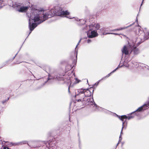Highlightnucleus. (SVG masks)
I'll return each instance as SVG.
<instances>
[{
  "instance_id": "13",
  "label": "nucleus",
  "mask_w": 149,
  "mask_h": 149,
  "mask_svg": "<svg viewBox=\"0 0 149 149\" xmlns=\"http://www.w3.org/2000/svg\"><path fill=\"white\" fill-rule=\"evenodd\" d=\"M122 52L123 54H124L126 55H127L129 54L128 48L126 45L124 46L122 49Z\"/></svg>"
},
{
  "instance_id": "31",
  "label": "nucleus",
  "mask_w": 149,
  "mask_h": 149,
  "mask_svg": "<svg viewBox=\"0 0 149 149\" xmlns=\"http://www.w3.org/2000/svg\"><path fill=\"white\" fill-rule=\"evenodd\" d=\"M79 44V43L77 45V46H76V47H77V46H78V45Z\"/></svg>"
},
{
  "instance_id": "29",
  "label": "nucleus",
  "mask_w": 149,
  "mask_h": 149,
  "mask_svg": "<svg viewBox=\"0 0 149 149\" xmlns=\"http://www.w3.org/2000/svg\"><path fill=\"white\" fill-rule=\"evenodd\" d=\"M81 40H79V42H80L81 41Z\"/></svg>"
},
{
  "instance_id": "14",
  "label": "nucleus",
  "mask_w": 149,
  "mask_h": 149,
  "mask_svg": "<svg viewBox=\"0 0 149 149\" xmlns=\"http://www.w3.org/2000/svg\"><path fill=\"white\" fill-rule=\"evenodd\" d=\"M131 52L133 53L134 55H136L139 54V51L138 49L136 48V47H135L132 49Z\"/></svg>"
},
{
  "instance_id": "4",
  "label": "nucleus",
  "mask_w": 149,
  "mask_h": 149,
  "mask_svg": "<svg viewBox=\"0 0 149 149\" xmlns=\"http://www.w3.org/2000/svg\"><path fill=\"white\" fill-rule=\"evenodd\" d=\"M55 15L63 17L64 15H68L70 13L67 10L63 11L62 8L57 7L54 9Z\"/></svg>"
},
{
  "instance_id": "28",
  "label": "nucleus",
  "mask_w": 149,
  "mask_h": 149,
  "mask_svg": "<svg viewBox=\"0 0 149 149\" xmlns=\"http://www.w3.org/2000/svg\"><path fill=\"white\" fill-rule=\"evenodd\" d=\"M1 4H2L0 2V8H1L2 7V6H1Z\"/></svg>"
},
{
  "instance_id": "7",
  "label": "nucleus",
  "mask_w": 149,
  "mask_h": 149,
  "mask_svg": "<svg viewBox=\"0 0 149 149\" xmlns=\"http://www.w3.org/2000/svg\"><path fill=\"white\" fill-rule=\"evenodd\" d=\"M28 145L33 148L39 147L40 146V145L39 144V142L36 141H31L28 143Z\"/></svg>"
},
{
  "instance_id": "25",
  "label": "nucleus",
  "mask_w": 149,
  "mask_h": 149,
  "mask_svg": "<svg viewBox=\"0 0 149 149\" xmlns=\"http://www.w3.org/2000/svg\"><path fill=\"white\" fill-rule=\"evenodd\" d=\"M96 27L97 28V29H98L100 28V25L99 24L96 25Z\"/></svg>"
},
{
  "instance_id": "18",
  "label": "nucleus",
  "mask_w": 149,
  "mask_h": 149,
  "mask_svg": "<svg viewBox=\"0 0 149 149\" xmlns=\"http://www.w3.org/2000/svg\"><path fill=\"white\" fill-rule=\"evenodd\" d=\"M134 117V116L132 115H130L127 117V119L129 120L133 118Z\"/></svg>"
},
{
  "instance_id": "3",
  "label": "nucleus",
  "mask_w": 149,
  "mask_h": 149,
  "mask_svg": "<svg viewBox=\"0 0 149 149\" xmlns=\"http://www.w3.org/2000/svg\"><path fill=\"white\" fill-rule=\"evenodd\" d=\"M55 11L54 9H52L51 10L47 12L46 13H43L42 14L43 15V16H42V20L40 21L39 24H41L43 22L48 19V18H50L54 15H55Z\"/></svg>"
},
{
  "instance_id": "24",
  "label": "nucleus",
  "mask_w": 149,
  "mask_h": 149,
  "mask_svg": "<svg viewBox=\"0 0 149 149\" xmlns=\"http://www.w3.org/2000/svg\"><path fill=\"white\" fill-rule=\"evenodd\" d=\"M3 149H10L8 147L4 146L3 147Z\"/></svg>"
},
{
  "instance_id": "8",
  "label": "nucleus",
  "mask_w": 149,
  "mask_h": 149,
  "mask_svg": "<svg viewBox=\"0 0 149 149\" xmlns=\"http://www.w3.org/2000/svg\"><path fill=\"white\" fill-rule=\"evenodd\" d=\"M118 118L123 121V127L122 128L121 134L122 133L123 128L124 127V125L125 124V121L127 118V116L126 115H123L122 116H118Z\"/></svg>"
},
{
  "instance_id": "17",
  "label": "nucleus",
  "mask_w": 149,
  "mask_h": 149,
  "mask_svg": "<svg viewBox=\"0 0 149 149\" xmlns=\"http://www.w3.org/2000/svg\"><path fill=\"white\" fill-rule=\"evenodd\" d=\"M118 68H116L113 71H112L111 73H110L109 74H107L106 76V77H109V76H110V75H111V74L112 73H113L114 72H115L116 70L118 69Z\"/></svg>"
},
{
  "instance_id": "32",
  "label": "nucleus",
  "mask_w": 149,
  "mask_h": 149,
  "mask_svg": "<svg viewBox=\"0 0 149 149\" xmlns=\"http://www.w3.org/2000/svg\"><path fill=\"white\" fill-rule=\"evenodd\" d=\"M116 34V35H117L118 34Z\"/></svg>"
},
{
  "instance_id": "22",
  "label": "nucleus",
  "mask_w": 149,
  "mask_h": 149,
  "mask_svg": "<svg viewBox=\"0 0 149 149\" xmlns=\"http://www.w3.org/2000/svg\"><path fill=\"white\" fill-rule=\"evenodd\" d=\"M24 143H26L25 142H20V143H17V145H22V144H24Z\"/></svg>"
},
{
  "instance_id": "27",
  "label": "nucleus",
  "mask_w": 149,
  "mask_h": 149,
  "mask_svg": "<svg viewBox=\"0 0 149 149\" xmlns=\"http://www.w3.org/2000/svg\"><path fill=\"white\" fill-rule=\"evenodd\" d=\"M87 41L88 43H89L91 42V40L90 39H88L87 40Z\"/></svg>"
},
{
  "instance_id": "19",
  "label": "nucleus",
  "mask_w": 149,
  "mask_h": 149,
  "mask_svg": "<svg viewBox=\"0 0 149 149\" xmlns=\"http://www.w3.org/2000/svg\"><path fill=\"white\" fill-rule=\"evenodd\" d=\"M81 81L77 78H75V81L74 83L77 84L79 82Z\"/></svg>"
},
{
  "instance_id": "5",
  "label": "nucleus",
  "mask_w": 149,
  "mask_h": 149,
  "mask_svg": "<svg viewBox=\"0 0 149 149\" xmlns=\"http://www.w3.org/2000/svg\"><path fill=\"white\" fill-rule=\"evenodd\" d=\"M71 74L63 75V77L61 78V79H59L60 80L63 81L65 83H66L68 84H70L68 88V91L69 93H70V88L72 83L71 79Z\"/></svg>"
},
{
  "instance_id": "23",
  "label": "nucleus",
  "mask_w": 149,
  "mask_h": 149,
  "mask_svg": "<svg viewBox=\"0 0 149 149\" xmlns=\"http://www.w3.org/2000/svg\"><path fill=\"white\" fill-rule=\"evenodd\" d=\"M77 55H76V56L75 57V59H74V62L75 63H75L77 62Z\"/></svg>"
},
{
  "instance_id": "15",
  "label": "nucleus",
  "mask_w": 149,
  "mask_h": 149,
  "mask_svg": "<svg viewBox=\"0 0 149 149\" xmlns=\"http://www.w3.org/2000/svg\"><path fill=\"white\" fill-rule=\"evenodd\" d=\"M73 67L72 65H68L66 67L65 69L67 71L71 70Z\"/></svg>"
},
{
  "instance_id": "1",
  "label": "nucleus",
  "mask_w": 149,
  "mask_h": 149,
  "mask_svg": "<svg viewBox=\"0 0 149 149\" xmlns=\"http://www.w3.org/2000/svg\"><path fill=\"white\" fill-rule=\"evenodd\" d=\"M82 88L78 89L77 93L75 95V104L79 105V106L84 105H88V101L89 100L85 97V94L83 93Z\"/></svg>"
},
{
  "instance_id": "10",
  "label": "nucleus",
  "mask_w": 149,
  "mask_h": 149,
  "mask_svg": "<svg viewBox=\"0 0 149 149\" xmlns=\"http://www.w3.org/2000/svg\"><path fill=\"white\" fill-rule=\"evenodd\" d=\"M29 8L28 6H20L17 11L19 12L23 13L27 11Z\"/></svg>"
},
{
  "instance_id": "9",
  "label": "nucleus",
  "mask_w": 149,
  "mask_h": 149,
  "mask_svg": "<svg viewBox=\"0 0 149 149\" xmlns=\"http://www.w3.org/2000/svg\"><path fill=\"white\" fill-rule=\"evenodd\" d=\"M41 11H39L38 13L35 15L33 19L34 20V22H35L38 21H42V20H41V19L42 18V17H41L40 15V12ZM39 22L38 24H39V23H40V22Z\"/></svg>"
},
{
  "instance_id": "21",
  "label": "nucleus",
  "mask_w": 149,
  "mask_h": 149,
  "mask_svg": "<svg viewBox=\"0 0 149 149\" xmlns=\"http://www.w3.org/2000/svg\"><path fill=\"white\" fill-rule=\"evenodd\" d=\"M125 28H119L118 29H115L114 30H116V31H119V30H123V29H125Z\"/></svg>"
},
{
  "instance_id": "16",
  "label": "nucleus",
  "mask_w": 149,
  "mask_h": 149,
  "mask_svg": "<svg viewBox=\"0 0 149 149\" xmlns=\"http://www.w3.org/2000/svg\"><path fill=\"white\" fill-rule=\"evenodd\" d=\"M145 38L146 39H147L149 38V33L147 32L145 33L144 36Z\"/></svg>"
},
{
  "instance_id": "12",
  "label": "nucleus",
  "mask_w": 149,
  "mask_h": 149,
  "mask_svg": "<svg viewBox=\"0 0 149 149\" xmlns=\"http://www.w3.org/2000/svg\"><path fill=\"white\" fill-rule=\"evenodd\" d=\"M29 24L30 30L31 31H32L38 25L36 23H33L31 24L30 19H29Z\"/></svg>"
},
{
  "instance_id": "20",
  "label": "nucleus",
  "mask_w": 149,
  "mask_h": 149,
  "mask_svg": "<svg viewBox=\"0 0 149 149\" xmlns=\"http://www.w3.org/2000/svg\"><path fill=\"white\" fill-rule=\"evenodd\" d=\"M22 62L21 61H17L16 62H15V63H14V64H19Z\"/></svg>"
},
{
  "instance_id": "11",
  "label": "nucleus",
  "mask_w": 149,
  "mask_h": 149,
  "mask_svg": "<svg viewBox=\"0 0 149 149\" xmlns=\"http://www.w3.org/2000/svg\"><path fill=\"white\" fill-rule=\"evenodd\" d=\"M87 35L89 38H92L97 36L98 34L96 31H91V34L87 33Z\"/></svg>"
},
{
  "instance_id": "6",
  "label": "nucleus",
  "mask_w": 149,
  "mask_h": 149,
  "mask_svg": "<svg viewBox=\"0 0 149 149\" xmlns=\"http://www.w3.org/2000/svg\"><path fill=\"white\" fill-rule=\"evenodd\" d=\"M149 108V98L148 100L146 103L144 104L143 106L139 107L136 110V111L141 112Z\"/></svg>"
},
{
  "instance_id": "30",
  "label": "nucleus",
  "mask_w": 149,
  "mask_h": 149,
  "mask_svg": "<svg viewBox=\"0 0 149 149\" xmlns=\"http://www.w3.org/2000/svg\"><path fill=\"white\" fill-rule=\"evenodd\" d=\"M79 44V43L77 45V46H76V47H77V46H78V45Z\"/></svg>"
},
{
  "instance_id": "26",
  "label": "nucleus",
  "mask_w": 149,
  "mask_h": 149,
  "mask_svg": "<svg viewBox=\"0 0 149 149\" xmlns=\"http://www.w3.org/2000/svg\"><path fill=\"white\" fill-rule=\"evenodd\" d=\"M8 99H9V98H8V99H7V100H6V101H4H4H2V103H3V104H4V103H5L6 101H7L8 100Z\"/></svg>"
},
{
  "instance_id": "2",
  "label": "nucleus",
  "mask_w": 149,
  "mask_h": 149,
  "mask_svg": "<svg viewBox=\"0 0 149 149\" xmlns=\"http://www.w3.org/2000/svg\"><path fill=\"white\" fill-rule=\"evenodd\" d=\"M83 90H84L83 92V93L85 94V97H87V99L89 100H88L89 105H93L94 103L93 100V98H89V97L91 95V92L92 91H93V90L91 88L90 89H83Z\"/></svg>"
}]
</instances>
